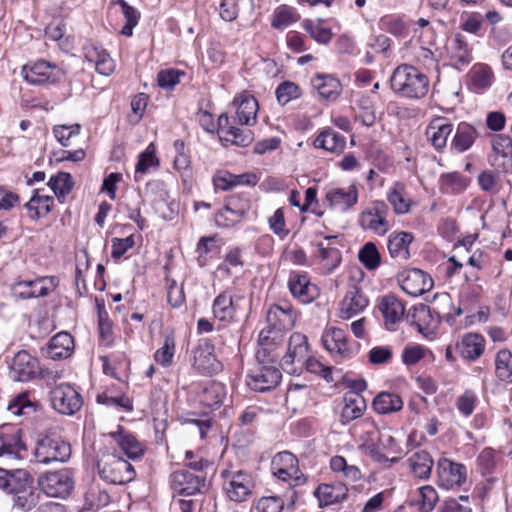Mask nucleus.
I'll return each instance as SVG.
<instances>
[{"label": "nucleus", "instance_id": "nucleus-1", "mask_svg": "<svg viewBox=\"0 0 512 512\" xmlns=\"http://www.w3.org/2000/svg\"><path fill=\"white\" fill-rule=\"evenodd\" d=\"M393 92L407 99H421L429 91L430 81L416 67L402 64L395 68L390 78Z\"/></svg>", "mask_w": 512, "mask_h": 512}, {"label": "nucleus", "instance_id": "nucleus-2", "mask_svg": "<svg viewBox=\"0 0 512 512\" xmlns=\"http://www.w3.org/2000/svg\"><path fill=\"white\" fill-rule=\"evenodd\" d=\"M97 469L99 476L112 484H126L136 477L131 463L115 454H103L98 459Z\"/></svg>", "mask_w": 512, "mask_h": 512}, {"label": "nucleus", "instance_id": "nucleus-3", "mask_svg": "<svg viewBox=\"0 0 512 512\" xmlns=\"http://www.w3.org/2000/svg\"><path fill=\"white\" fill-rule=\"evenodd\" d=\"M71 445L61 437L45 435L37 440L34 449L36 462L51 464L53 462L64 463L71 457Z\"/></svg>", "mask_w": 512, "mask_h": 512}, {"label": "nucleus", "instance_id": "nucleus-4", "mask_svg": "<svg viewBox=\"0 0 512 512\" xmlns=\"http://www.w3.org/2000/svg\"><path fill=\"white\" fill-rule=\"evenodd\" d=\"M21 74L25 81L32 85L55 84L65 78L66 72L55 64L39 60L24 65Z\"/></svg>", "mask_w": 512, "mask_h": 512}, {"label": "nucleus", "instance_id": "nucleus-5", "mask_svg": "<svg viewBox=\"0 0 512 512\" xmlns=\"http://www.w3.org/2000/svg\"><path fill=\"white\" fill-rule=\"evenodd\" d=\"M170 487L174 493L183 496L203 493L207 489L206 477L185 468L176 470L170 475Z\"/></svg>", "mask_w": 512, "mask_h": 512}, {"label": "nucleus", "instance_id": "nucleus-6", "mask_svg": "<svg viewBox=\"0 0 512 512\" xmlns=\"http://www.w3.org/2000/svg\"><path fill=\"white\" fill-rule=\"evenodd\" d=\"M389 208L384 201H373L359 216V225L364 230H371L378 235H384L389 230L387 216Z\"/></svg>", "mask_w": 512, "mask_h": 512}, {"label": "nucleus", "instance_id": "nucleus-7", "mask_svg": "<svg viewBox=\"0 0 512 512\" xmlns=\"http://www.w3.org/2000/svg\"><path fill=\"white\" fill-rule=\"evenodd\" d=\"M53 408L63 415H73L82 407L83 401L79 392L70 384H60L50 392Z\"/></svg>", "mask_w": 512, "mask_h": 512}, {"label": "nucleus", "instance_id": "nucleus-8", "mask_svg": "<svg viewBox=\"0 0 512 512\" xmlns=\"http://www.w3.org/2000/svg\"><path fill=\"white\" fill-rule=\"evenodd\" d=\"M282 374L274 365L257 364L246 377V384L256 392L275 389L280 383Z\"/></svg>", "mask_w": 512, "mask_h": 512}, {"label": "nucleus", "instance_id": "nucleus-9", "mask_svg": "<svg viewBox=\"0 0 512 512\" xmlns=\"http://www.w3.org/2000/svg\"><path fill=\"white\" fill-rule=\"evenodd\" d=\"M39 485L46 495L65 498L72 492L74 481L68 470H60L40 477Z\"/></svg>", "mask_w": 512, "mask_h": 512}, {"label": "nucleus", "instance_id": "nucleus-10", "mask_svg": "<svg viewBox=\"0 0 512 512\" xmlns=\"http://www.w3.org/2000/svg\"><path fill=\"white\" fill-rule=\"evenodd\" d=\"M21 436L22 430L16 428L0 432V458H4L7 464L27 457V447Z\"/></svg>", "mask_w": 512, "mask_h": 512}, {"label": "nucleus", "instance_id": "nucleus-11", "mask_svg": "<svg viewBox=\"0 0 512 512\" xmlns=\"http://www.w3.org/2000/svg\"><path fill=\"white\" fill-rule=\"evenodd\" d=\"M440 299L442 303H434L431 307L421 304L415 308L417 318L415 326L421 334L426 335V331H428V327L421 323L425 322L426 318H430L436 324L442 319L449 320L451 318L450 310L453 308V303H451L449 296L443 295Z\"/></svg>", "mask_w": 512, "mask_h": 512}, {"label": "nucleus", "instance_id": "nucleus-12", "mask_svg": "<svg viewBox=\"0 0 512 512\" xmlns=\"http://www.w3.org/2000/svg\"><path fill=\"white\" fill-rule=\"evenodd\" d=\"M38 372L39 362L36 357L25 350L15 354L10 366V377L14 381L28 382L34 379Z\"/></svg>", "mask_w": 512, "mask_h": 512}, {"label": "nucleus", "instance_id": "nucleus-13", "mask_svg": "<svg viewBox=\"0 0 512 512\" xmlns=\"http://www.w3.org/2000/svg\"><path fill=\"white\" fill-rule=\"evenodd\" d=\"M362 443L359 449L366 455H369L378 463H388L396 461L395 458L389 460L383 453L384 444L382 440V432L373 424H369L367 430L361 435Z\"/></svg>", "mask_w": 512, "mask_h": 512}, {"label": "nucleus", "instance_id": "nucleus-14", "mask_svg": "<svg viewBox=\"0 0 512 512\" xmlns=\"http://www.w3.org/2000/svg\"><path fill=\"white\" fill-rule=\"evenodd\" d=\"M399 281L402 290L412 297L423 295L433 287L432 278L417 268L403 272Z\"/></svg>", "mask_w": 512, "mask_h": 512}, {"label": "nucleus", "instance_id": "nucleus-15", "mask_svg": "<svg viewBox=\"0 0 512 512\" xmlns=\"http://www.w3.org/2000/svg\"><path fill=\"white\" fill-rule=\"evenodd\" d=\"M254 482L250 474L244 471L232 473L225 480L223 489L228 498L235 502H242L251 494Z\"/></svg>", "mask_w": 512, "mask_h": 512}, {"label": "nucleus", "instance_id": "nucleus-16", "mask_svg": "<svg viewBox=\"0 0 512 512\" xmlns=\"http://www.w3.org/2000/svg\"><path fill=\"white\" fill-rule=\"evenodd\" d=\"M193 367L202 375H212L222 369L214 355V346L207 340L201 341L194 351Z\"/></svg>", "mask_w": 512, "mask_h": 512}, {"label": "nucleus", "instance_id": "nucleus-17", "mask_svg": "<svg viewBox=\"0 0 512 512\" xmlns=\"http://www.w3.org/2000/svg\"><path fill=\"white\" fill-rule=\"evenodd\" d=\"M466 477L467 470L463 464L453 462L446 458L438 461V478L439 484L442 487L446 489L458 487L466 481Z\"/></svg>", "mask_w": 512, "mask_h": 512}, {"label": "nucleus", "instance_id": "nucleus-18", "mask_svg": "<svg viewBox=\"0 0 512 512\" xmlns=\"http://www.w3.org/2000/svg\"><path fill=\"white\" fill-rule=\"evenodd\" d=\"M288 287L293 297L304 304L312 302L319 295L317 286L303 273L291 272Z\"/></svg>", "mask_w": 512, "mask_h": 512}, {"label": "nucleus", "instance_id": "nucleus-19", "mask_svg": "<svg viewBox=\"0 0 512 512\" xmlns=\"http://www.w3.org/2000/svg\"><path fill=\"white\" fill-rule=\"evenodd\" d=\"M378 308L383 316L385 327L389 331H395L405 313L403 303L395 295L387 294L380 299Z\"/></svg>", "mask_w": 512, "mask_h": 512}, {"label": "nucleus", "instance_id": "nucleus-20", "mask_svg": "<svg viewBox=\"0 0 512 512\" xmlns=\"http://www.w3.org/2000/svg\"><path fill=\"white\" fill-rule=\"evenodd\" d=\"M452 132L453 124L445 118L437 117L430 121L425 134L435 150L443 151Z\"/></svg>", "mask_w": 512, "mask_h": 512}, {"label": "nucleus", "instance_id": "nucleus-21", "mask_svg": "<svg viewBox=\"0 0 512 512\" xmlns=\"http://www.w3.org/2000/svg\"><path fill=\"white\" fill-rule=\"evenodd\" d=\"M218 133L221 139L242 147L248 146L253 140V134L249 129L231 126L227 114H221L218 118Z\"/></svg>", "mask_w": 512, "mask_h": 512}, {"label": "nucleus", "instance_id": "nucleus-22", "mask_svg": "<svg viewBox=\"0 0 512 512\" xmlns=\"http://www.w3.org/2000/svg\"><path fill=\"white\" fill-rule=\"evenodd\" d=\"M308 349L307 337L302 333H293L289 338L287 352L281 359L282 366L288 367L294 363L305 364Z\"/></svg>", "mask_w": 512, "mask_h": 512}, {"label": "nucleus", "instance_id": "nucleus-23", "mask_svg": "<svg viewBox=\"0 0 512 512\" xmlns=\"http://www.w3.org/2000/svg\"><path fill=\"white\" fill-rule=\"evenodd\" d=\"M369 301L359 287L353 285L346 292L340 304L339 314L342 319H350L362 312Z\"/></svg>", "mask_w": 512, "mask_h": 512}, {"label": "nucleus", "instance_id": "nucleus-24", "mask_svg": "<svg viewBox=\"0 0 512 512\" xmlns=\"http://www.w3.org/2000/svg\"><path fill=\"white\" fill-rule=\"evenodd\" d=\"M73 349L72 336L67 332H59L50 339L47 346L42 349V353L49 359L60 360L68 358Z\"/></svg>", "mask_w": 512, "mask_h": 512}, {"label": "nucleus", "instance_id": "nucleus-25", "mask_svg": "<svg viewBox=\"0 0 512 512\" xmlns=\"http://www.w3.org/2000/svg\"><path fill=\"white\" fill-rule=\"evenodd\" d=\"M314 496L319 501V507L323 508L343 502L348 496V488L342 482L323 483L315 489Z\"/></svg>", "mask_w": 512, "mask_h": 512}, {"label": "nucleus", "instance_id": "nucleus-26", "mask_svg": "<svg viewBox=\"0 0 512 512\" xmlns=\"http://www.w3.org/2000/svg\"><path fill=\"white\" fill-rule=\"evenodd\" d=\"M233 103L237 106L235 121L240 125H254L258 111V102L250 94L242 93Z\"/></svg>", "mask_w": 512, "mask_h": 512}, {"label": "nucleus", "instance_id": "nucleus-27", "mask_svg": "<svg viewBox=\"0 0 512 512\" xmlns=\"http://www.w3.org/2000/svg\"><path fill=\"white\" fill-rule=\"evenodd\" d=\"M330 207L340 211H347L358 201V189L355 185L347 188H333L326 194Z\"/></svg>", "mask_w": 512, "mask_h": 512}, {"label": "nucleus", "instance_id": "nucleus-28", "mask_svg": "<svg viewBox=\"0 0 512 512\" xmlns=\"http://www.w3.org/2000/svg\"><path fill=\"white\" fill-rule=\"evenodd\" d=\"M267 326L275 330V333H283L294 326L295 317L291 309H284L274 305L270 307L266 315Z\"/></svg>", "mask_w": 512, "mask_h": 512}, {"label": "nucleus", "instance_id": "nucleus-29", "mask_svg": "<svg viewBox=\"0 0 512 512\" xmlns=\"http://www.w3.org/2000/svg\"><path fill=\"white\" fill-rule=\"evenodd\" d=\"M485 344V339L481 334L470 332L463 335L456 347L462 358L475 361L483 354Z\"/></svg>", "mask_w": 512, "mask_h": 512}, {"label": "nucleus", "instance_id": "nucleus-30", "mask_svg": "<svg viewBox=\"0 0 512 512\" xmlns=\"http://www.w3.org/2000/svg\"><path fill=\"white\" fill-rule=\"evenodd\" d=\"M478 136L479 133L473 125L460 122L451 140V149L458 153H464L473 146Z\"/></svg>", "mask_w": 512, "mask_h": 512}, {"label": "nucleus", "instance_id": "nucleus-31", "mask_svg": "<svg viewBox=\"0 0 512 512\" xmlns=\"http://www.w3.org/2000/svg\"><path fill=\"white\" fill-rule=\"evenodd\" d=\"M387 201L397 215L409 213L414 204L408 195L405 184L400 181L395 182L388 191Z\"/></svg>", "mask_w": 512, "mask_h": 512}, {"label": "nucleus", "instance_id": "nucleus-32", "mask_svg": "<svg viewBox=\"0 0 512 512\" xmlns=\"http://www.w3.org/2000/svg\"><path fill=\"white\" fill-rule=\"evenodd\" d=\"M85 59L92 63L96 71L101 75L109 76L115 69L113 59L101 47L95 45L85 47Z\"/></svg>", "mask_w": 512, "mask_h": 512}, {"label": "nucleus", "instance_id": "nucleus-33", "mask_svg": "<svg viewBox=\"0 0 512 512\" xmlns=\"http://www.w3.org/2000/svg\"><path fill=\"white\" fill-rule=\"evenodd\" d=\"M322 344L330 353H336L341 358L349 356L350 350L346 341L345 332L336 327H331L322 335Z\"/></svg>", "mask_w": 512, "mask_h": 512}, {"label": "nucleus", "instance_id": "nucleus-34", "mask_svg": "<svg viewBox=\"0 0 512 512\" xmlns=\"http://www.w3.org/2000/svg\"><path fill=\"white\" fill-rule=\"evenodd\" d=\"M414 236L409 232H392L388 237V251L392 258L406 261L410 258L409 245Z\"/></svg>", "mask_w": 512, "mask_h": 512}, {"label": "nucleus", "instance_id": "nucleus-35", "mask_svg": "<svg viewBox=\"0 0 512 512\" xmlns=\"http://www.w3.org/2000/svg\"><path fill=\"white\" fill-rule=\"evenodd\" d=\"M344 407L340 415V421L347 424L357 418H360L365 409L366 401L364 397L356 392H347L343 399Z\"/></svg>", "mask_w": 512, "mask_h": 512}, {"label": "nucleus", "instance_id": "nucleus-36", "mask_svg": "<svg viewBox=\"0 0 512 512\" xmlns=\"http://www.w3.org/2000/svg\"><path fill=\"white\" fill-rule=\"evenodd\" d=\"M311 84L322 98L330 101L336 100L342 91L340 81L332 75L318 74L312 78Z\"/></svg>", "mask_w": 512, "mask_h": 512}, {"label": "nucleus", "instance_id": "nucleus-37", "mask_svg": "<svg viewBox=\"0 0 512 512\" xmlns=\"http://www.w3.org/2000/svg\"><path fill=\"white\" fill-rule=\"evenodd\" d=\"M110 435L129 459L135 460L143 455L142 444L134 435L125 432L120 427L117 432H112Z\"/></svg>", "mask_w": 512, "mask_h": 512}, {"label": "nucleus", "instance_id": "nucleus-38", "mask_svg": "<svg viewBox=\"0 0 512 512\" xmlns=\"http://www.w3.org/2000/svg\"><path fill=\"white\" fill-rule=\"evenodd\" d=\"M213 315L221 322L231 323L235 320L236 306L233 303L232 295L225 291L220 293L212 305Z\"/></svg>", "mask_w": 512, "mask_h": 512}, {"label": "nucleus", "instance_id": "nucleus-39", "mask_svg": "<svg viewBox=\"0 0 512 512\" xmlns=\"http://www.w3.org/2000/svg\"><path fill=\"white\" fill-rule=\"evenodd\" d=\"M439 189L444 194H460L466 190L469 185V179L460 172H448L440 175Z\"/></svg>", "mask_w": 512, "mask_h": 512}, {"label": "nucleus", "instance_id": "nucleus-40", "mask_svg": "<svg viewBox=\"0 0 512 512\" xmlns=\"http://www.w3.org/2000/svg\"><path fill=\"white\" fill-rule=\"evenodd\" d=\"M345 145V137L332 129L322 131L314 140L316 148L329 152H340L344 149Z\"/></svg>", "mask_w": 512, "mask_h": 512}, {"label": "nucleus", "instance_id": "nucleus-41", "mask_svg": "<svg viewBox=\"0 0 512 512\" xmlns=\"http://www.w3.org/2000/svg\"><path fill=\"white\" fill-rule=\"evenodd\" d=\"M402 407V398L395 393L381 392L373 401V408L378 414L394 413L401 410Z\"/></svg>", "mask_w": 512, "mask_h": 512}, {"label": "nucleus", "instance_id": "nucleus-42", "mask_svg": "<svg viewBox=\"0 0 512 512\" xmlns=\"http://www.w3.org/2000/svg\"><path fill=\"white\" fill-rule=\"evenodd\" d=\"M495 376L501 382L512 383V353L508 349L499 350L494 359Z\"/></svg>", "mask_w": 512, "mask_h": 512}, {"label": "nucleus", "instance_id": "nucleus-43", "mask_svg": "<svg viewBox=\"0 0 512 512\" xmlns=\"http://www.w3.org/2000/svg\"><path fill=\"white\" fill-rule=\"evenodd\" d=\"M225 395L226 392L223 384L219 382H209L204 386L200 394V401L203 405L214 408L222 404Z\"/></svg>", "mask_w": 512, "mask_h": 512}, {"label": "nucleus", "instance_id": "nucleus-44", "mask_svg": "<svg viewBox=\"0 0 512 512\" xmlns=\"http://www.w3.org/2000/svg\"><path fill=\"white\" fill-rule=\"evenodd\" d=\"M33 483V476L25 469H10L6 492L9 494H15L19 491H23L25 488H31Z\"/></svg>", "mask_w": 512, "mask_h": 512}, {"label": "nucleus", "instance_id": "nucleus-45", "mask_svg": "<svg viewBox=\"0 0 512 512\" xmlns=\"http://www.w3.org/2000/svg\"><path fill=\"white\" fill-rule=\"evenodd\" d=\"M410 467L420 479H426L430 476L433 467V460L430 454L424 450L415 452L410 458Z\"/></svg>", "mask_w": 512, "mask_h": 512}, {"label": "nucleus", "instance_id": "nucleus-46", "mask_svg": "<svg viewBox=\"0 0 512 512\" xmlns=\"http://www.w3.org/2000/svg\"><path fill=\"white\" fill-rule=\"evenodd\" d=\"M299 19L300 15L295 8L288 5H281L277 7L273 13L271 26L275 29L282 30L297 22Z\"/></svg>", "mask_w": 512, "mask_h": 512}, {"label": "nucleus", "instance_id": "nucleus-47", "mask_svg": "<svg viewBox=\"0 0 512 512\" xmlns=\"http://www.w3.org/2000/svg\"><path fill=\"white\" fill-rule=\"evenodd\" d=\"M451 59L455 61L457 65H468L472 61L471 49L464 37L457 34L451 42L450 46Z\"/></svg>", "mask_w": 512, "mask_h": 512}, {"label": "nucleus", "instance_id": "nucleus-48", "mask_svg": "<svg viewBox=\"0 0 512 512\" xmlns=\"http://www.w3.org/2000/svg\"><path fill=\"white\" fill-rule=\"evenodd\" d=\"M53 203V197L40 195L38 192H35L31 199L26 203L25 207L29 212H33V214H31L33 219H38L41 216L47 215L51 211Z\"/></svg>", "mask_w": 512, "mask_h": 512}, {"label": "nucleus", "instance_id": "nucleus-49", "mask_svg": "<svg viewBox=\"0 0 512 512\" xmlns=\"http://www.w3.org/2000/svg\"><path fill=\"white\" fill-rule=\"evenodd\" d=\"M319 257L323 268L327 273L332 272L341 262L342 257L339 249L334 246L318 244Z\"/></svg>", "mask_w": 512, "mask_h": 512}, {"label": "nucleus", "instance_id": "nucleus-50", "mask_svg": "<svg viewBox=\"0 0 512 512\" xmlns=\"http://www.w3.org/2000/svg\"><path fill=\"white\" fill-rule=\"evenodd\" d=\"M73 184L71 175L66 172H60L52 176L48 182L49 187L58 199L65 198L71 192Z\"/></svg>", "mask_w": 512, "mask_h": 512}, {"label": "nucleus", "instance_id": "nucleus-51", "mask_svg": "<svg viewBox=\"0 0 512 512\" xmlns=\"http://www.w3.org/2000/svg\"><path fill=\"white\" fill-rule=\"evenodd\" d=\"M359 261L368 270H375L381 262V255L373 242H367L359 251Z\"/></svg>", "mask_w": 512, "mask_h": 512}, {"label": "nucleus", "instance_id": "nucleus-52", "mask_svg": "<svg viewBox=\"0 0 512 512\" xmlns=\"http://www.w3.org/2000/svg\"><path fill=\"white\" fill-rule=\"evenodd\" d=\"M14 506L24 511H30L39 502L40 493L33 488H25L23 491L15 493Z\"/></svg>", "mask_w": 512, "mask_h": 512}, {"label": "nucleus", "instance_id": "nucleus-53", "mask_svg": "<svg viewBox=\"0 0 512 512\" xmlns=\"http://www.w3.org/2000/svg\"><path fill=\"white\" fill-rule=\"evenodd\" d=\"M497 465V452L492 448L483 449L477 457V469L482 475L491 474Z\"/></svg>", "mask_w": 512, "mask_h": 512}, {"label": "nucleus", "instance_id": "nucleus-54", "mask_svg": "<svg viewBox=\"0 0 512 512\" xmlns=\"http://www.w3.org/2000/svg\"><path fill=\"white\" fill-rule=\"evenodd\" d=\"M277 101L280 105H286L293 99L301 96L300 88L297 84L291 81H284L275 91Z\"/></svg>", "mask_w": 512, "mask_h": 512}, {"label": "nucleus", "instance_id": "nucleus-55", "mask_svg": "<svg viewBox=\"0 0 512 512\" xmlns=\"http://www.w3.org/2000/svg\"><path fill=\"white\" fill-rule=\"evenodd\" d=\"M97 402L99 404L113 407V408H122L125 411H132L133 410V404L129 397H127L125 394H121L118 396H110L106 392L97 395Z\"/></svg>", "mask_w": 512, "mask_h": 512}, {"label": "nucleus", "instance_id": "nucleus-56", "mask_svg": "<svg viewBox=\"0 0 512 512\" xmlns=\"http://www.w3.org/2000/svg\"><path fill=\"white\" fill-rule=\"evenodd\" d=\"M418 495L419 509L422 512H431L438 500L436 490L429 485L422 486L418 489Z\"/></svg>", "mask_w": 512, "mask_h": 512}, {"label": "nucleus", "instance_id": "nucleus-57", "mask_svg": "<svg viewBox=\"0 0 512 512\" xmlns=\"http://www.w3.org/2000/svg\"><path fill=\"white\" fill-rule=\"evenodd\" d=\"M303 27L310 34L311 38L320 44H327L332 38L330 29L322 27L318 22L305 20Z\"/></svg>", "mask_w": 512, "mask_h": 512}, {"label": "nucleus", "instance_id": "nucleus-58", "mask_svg": "<svg viewBox=\"0 0 512 512\" xmlns=\"http://www.w3.org/2000/svg\"><path fill=\"white\" fill-rule=\"evenodd\" d=\"M81 126L73 125H57L53 128V133L57 141L64 147L71 145V139L80 133Z\"/></svg>", "mask_w": 512, "mask_h": 512}, {"label": "nucleus", "instance_id": "nucleus-59", "mask_svg": "<svg viewBox=\"0 0 512 512\" xmlns=\"http://www.w3.org/2000/svg\"><path fill=\"white\" fill-rule=\"evenodd\" d=\"M58 285V280L54 276L37 277L32 280V291L35 298L45 297L50 294Z\"/></svg>", "mask_w": 512, "mask_h": 512}, {"label": "nucleus", "instance_id": "nucleus-60", "mask_svg": "<svg viewBox=\"0 0 512 512\" xmlns=\"http://www.w3.org/2000/svg\"><path fill=\"white\" fill-rule=\"evenodd\" d=\"M175 353V341L172 337H166L164 344L155 354L154 359L164 367L170 366Z\"/></svg>", "mask_w": 512, "mask_h": 512}, {"label": "nucleus", "instance_id": "nucleus-61", "mask_svg": "<svg viewBox=\"0 0 512 512\" xmlns=\"http://www.w3.org/2000/svg\"><path fill=\"white\" fill-rule=\"evenodd\" d=\"M244 216L238 215L233 209H229L225 203L223 209H221L215 216V222L218 227L229 228L239 223Z\"/></svg>", "mask_w": 512, "mask_h": 512}, {"label": "nucleus", "instance_id": "nucleus-62", "mask_svg": "<svg viewBox=\"0 0 512 512\" xmlns=\"http://www.w3.org/2000/svg\"><path fill=\"white\" fill-rule=\"evenodd\" d=\"M184 76V72L176 69L162 70L157 75L158 85L163 89H172L180 82V77Z\"/></svg>", "mask_w": 512, "mask_h": 512}, {"label": "nucleus", "instance_id": "nucleus-63", "mask_svg": "<svg viewBox=\"0 0 512 512\" xmlns=\"http://www.w3.org/2000/svg\"><path fill=\"white\" fill-rule=\"evenodd\" d=\"M492 149L496 154L502 157H508L512 155L511 137L506 134L494 135L492 139Z\"/></svg>", "mask_w": 512, "mask_h": 512}, {"label": "nucleus", "instance_id": "nucleus-64", "mask_svg": "<svg viewBox=\"0 0 512 512\" xmlns=\"http://www.w3.org/2000/svg\"><path fill=\"white\" fill-rule=\"evenodd\" d=\"M283 507L284 502L280 497L269 496L260 498L255 509L257 512H281Z\"/></svg>", "mask_w": 512, "mask_h": 512}]
</instances>
